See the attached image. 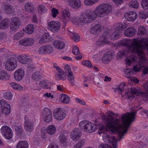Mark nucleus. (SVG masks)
<instances>
[{"instance_id": "8", "label": "nucleus", "mask_w": 148, "mask_h": 148, "mask_svg": "<svg viewBox=\"0 0 148 148\" xmlns=\"http://www.w3.org/2000/svg\"><path fill=\"white\" fill-rule=\"evenodd\" d=\"M115 32L110 36V38L111 40H116L120 37V32L127 27V24L125 23H117L115 24Z\"/></svg>"}, {"instance_id": "23", "label": "nucleus", "mask_w": 148, "mask_h": 148, "mask_svg": "<svg viewBox=\"0 0 148 148\" xmlns=\"http://www.w3.org/2000/svg\"><path fill=\"white\" fill-rule=\"evenodd\" d=\"M18 61L23 64H26L29 62L31 61V59L28 55H20L17 57Z\"/></svg>"}, {"instance_id": "59", "label": "nucleus", "mask_w": 148, "mask_h": 148, "mask_svg": "<svg viewBox=\"0 0 148 148\" xmlns=\"http://www.w3.org/2000/svg\"><path fill=\"white\" fill-rule=\"evenodd\" d=\"M7 129H10L11 128L6 126H2L1 129V131L2 134L3 135L5 134L6 133L8 132V130Z\"/></svg>"}, {"instance_id": "15", "label": "nucleus", "mask_w": 148, "mask_h": 148, "mask_svg": "<svg viewBox=\"0 0 148 148\" xmlns=\"http://www.w3.org/2000/svg\"><path fill=\"white\" fill-rule=\"evenodd\" d=\"M2 8L3 11L7 14L14 15L15 12L14 8L10 4L3 3L2 4Z\"/></svg>"}, {"instance_id": "41", "label": "nucleus", "mask_w": 148, "mask_h": 148, "mask_svg": "<svg viewBox=\"0 0 148 148\" xmlns=\"http://www.w3.org/2000/svg\"><path fill=\"white\" fill-rule=\"evenodd\" d=\"M25 9L27 12H31L34 10V7L32 3H28L25 5Z\"/></svg>"}, {"instance_id": "25", "label": "nucleus", "mask_w": 148, "mask_h": 148, "mask_svg": "<svg viewBox=\"0 0 148 148\" xmlns=\"http://www.w3.org/2000/svg\"><path fill=\"white\" fill-rule=\"evenodd\" d=\"M96 130V125L95 124L88 121L85 132L91 133L94 132Z\"/></svg>"}, {"instance_id": "48", "label": "nucleus", "mask_w": 148, "mask_h": 148, "mask_svg": "<svg viewBox=\"0 0 148 148\" xmlns=\"http://www.w3.org/2000/svg\"><path fill=\"white\" fill-rule=\"evenodd\" d=\"M8 132L6 133L5 134L3 135L4 136L6 139H10L12 138L13 136V132L11 129H7Z\"/></svg>"}, {"instance_id": "1", "label": "nucleus", "mask_w": 148, "mask_h": 148, "mask_svg": "<svg viewBox=\"0 0 148 148\" xmlns=\"http://www.w3.org/2000/svg\"><path fill=\"white\" fill-rule=\"evenodd\" d=\"M131 41V45L127 47L129 51L136 53L139 57V63L134 66L133 68L135 71L138 72L141 70L143 67V64L146 60L143 49H146L148 51V40L147 38H143L139 40L137 38H134Z\"/></svg>"}, {"instance_id": "29", "label": "nucleus", "mask_w": 148, "mask_h": 148, "mask_svg": "<svg viewBox=\"0 0 148 148\" xmlns=\"http://www.w3.org/2000/svg\"><path fill=\"white\" fill-rule=\"evenodd\" d=\"M53 45L55 48L58 49H63L65 46V44L64 42L58 40L53 41Z\"/></svg>"}, {"instance_id": "50", "label": "nucleus", "mask_w": 148, "mask_h": 148, "mask_svg": "<svg viewBox=\"0 0 148 148\" xmlns=\"http://www.w3.org/2000/svg\"><path fill=\"white\" fill-rule=\"evenodd\" d=\"M11 24L20 26V19L16 17L13 18L11 19Z\"/></svg>"}, {"instance_id": "36", "label": "nucleus", "mask_w": 148, "mask_h": 148, "mask_svg": "<svg viewBox=\"0 0 148 148\" xmlns=\"http://www.w3.org/2000/svg\"><path fill=\"white\" fill-rule=\"evenodd\" d=\"M37 10L38 13L41 14L46 13L47 12V9L44 5H40L38 6Z\"/></svg>"}, {"instance_id": "49", "label": "nucleus", "mask_w": 148, "mask_h": 148, "mask_svg": "<svg viewBox=\"0 0 148 148\" xmlns=\"http://www.w3.org/2000/svg\"><path fill=\"white\" fill-rule=\"evenodd\" d=\"M8 132L6 133L5 134L3 135L4 136L6 139H10L12 138L13 136V132L11 129H7Z\"/></svg>"}, {"instance_id": "31", "label": "nucleus", "mask_w": 148, "mask_h": 148, "mask_svg": "<svg viewBox=\"0 0 148 148\" xmlns=\"http://www.w3.org/2000/svg\"><path fill=\"white\" fill-rule=\"evenodd\" d=\"M10 24V20L8 18H6L3 20L0 23V28L5 29L9 26Z\"/></svg>"}, {"instance_id": "33", "label": "nucleus", "mask_w": 148, "mask_h": 148, "mask_svg": "<svg viewBox=\"0 0 148 148\" xmlns=\"http://www.w3.org/2000/svg\"><path fill=\"white\" fill-rule=\"evenodd\" d=\"M50 36L48 33L43 35L40 37L39 41L40 44H44L48 42L50 40Z\"/></svg>"}, {"instance_id": "61", "label": "nucleus", "mask_w": 148, "mask_h": 148, "mask_svg": "<svg viewBox=\"0 0 148 148\" xmlns=\"http://www.w3.org/2000/svg\"><path fill=\"white\" fill-rule=\"evenodd\" d=\"M72 52L74 55H78L79 53L78 47L77 46H74L73 47Z\"/></svg>"}, {"instance_id": "22", "label": "nucleus", "mask_w": 148, "mask_h": 148, "mask_svg": "<svg viewBox=\"0 0 148 148\" xmlns=\"http://www.w3.org/2000/svg\"><path fill=\"white\" fill-rule=\"evenodd\" d=\"M81 135V131L77 128H75L72 131L71 133V137L74 140L77 141Z\"/></svg>"}, {"instance_id": "40", "label": "nucleus", "mask_w": 148, "mask_h": 148, "mask_svg": "<svg viewBox=\"0 0 148 148\" xmlns=\"http://www.w3.org/2000/svg\"><path fill=\"white\" fill-rule=\"evenodd\" d=\"M60 100L62 102L67 104L69 102L70 97L66 95L61 94L60 95Z\"/></svg>"}, {"instance_id": "51", "label": "nucleus", "mask_w": 148, "mask_h": 148, "mask_svg": "<svg viewBox=\"0 0 148 148\" xmlns=\"http://www.w3.org/2000/svg\"><path fill=\"white\" fill-rule=\"evenodd\" d=\"M24 35L22 31H20L16 33L14 36V39L15 40H18L21 38Z\"/></svg>"}, {"instance_id": "13", "label": "nucleus", "mask_w": 148, "mask_h": 148, "mask_svg": "<svg viewBox=\"0 0 148 148\" xmlns=\"http://www.w3.org/2000/svg\"><path fill=\"white\" fill-rule=\"evenodd\" d=\"M56 127L53 125H49L46 128L45 130H42V138H45L47 136V134L52 135L56 132Z\"/></svg>"}, {"instance_id": "17", "label": "nucleus", "mask_w": 148, "mask_h": 148, "mask_svg": "<svg viewBox=\"0 0 148 148\" xmlns=\"http://www.w3.org/2000/svg\"><path fill=\"white\" fill-rule=\"evenodd\" d=\"M109 35L108 33H105L102 37H100L96 42V44L98 46H103L105 44H109L108 40Z\"/></svg>"}, {"instance_id": "16", "label": "nucleus", "mask_w": 148, "mask_h": 148, "mask_svg": "<svg viewBox=\"0 0 148 148\" xmlns=\"http://www.w3.org/2000/svg\"><path fill=\"white\" fill-rule=\"evenodd\" d=\"M25 75V71L23 69H17L14 73V78L16 81H20L23 78Z\"/></svg>"}, {"instance_id": "5", "label": "nucleus", "mask_w": 148, "mask_h": 148, "mask_svg": "<svg viewBox=\"0 0 148 148\" xmlns=\"http://www.w3.org/2000/svg\"><path fill=\"white\" fill-rule=\"evenodd\" d=\"M119 121L117 119L112 121L107 119L106 121L105 126L101 124L99 125L98 134L100 135L103 133L104 134V133H106V132L110 131L112 133H117L119 136L120 139H121L126 132V130L122 131L117 128Z\"/></svg>"}, {"instance_id": "46", "label": "nucleus", "mask_w": 148, "mask_h": 148, "mask_svg": "<svg viewBox=\"0 0 148 148\" xmlns=\"http://www.w3.org/2000/svg\"><path fill=\"white\" fill-rule=\"evenodd\" d=\"M41 74V73L40 72L36 71L33 74L32 78L36 82L39 80Z\"/></svg>"}, {"instance_id": "43", "label": "nucleus", "mask_w": 148, "mask_h": 148, "mask_svg": "<svg viewBox=\"0 0 148 148\" xmlns=\"http://www.w3.org/2000/svg\"><path fill=\"white\" fill-rule=\"evenodd\" d=\"M130 7L134 8H137L139 7V3L136 0H132L129 4Z\"/></svg>"}, {"instance_id": "4", "label": "nucleus", "mask_w": 148, "mask_h": 148, "mask_svg": "<svg viewBox=\"0 0 148 148\" xmlns=\"http://www.w3.org/2000/svg\"><path fill=\"white\" fill-rule=\"evenodd\" d=\"M116 89L119 93L120 94L121 97L125 98L132 99L135 96H145L146 97L148 94L141 92L140 90L135 88H132L130 89L128 86L125 82H122L120 84L116 86Z\"/></svg>"}, {"instance_id": "60", "label": "nucleus", "mask_w": 148, "mask_h": 148, "mask_svg": "<svg viewBox=\"0 0 148 148\" xmlns=\"http://www.w3.org/2000/svg\"><path fill=\"white\" fill-rule=\"evenodd\" d=\"M59 139L60 142L62 143L65 142L66 140V137L62 133H61L60 134L59 136Z\"/></svg>"}, {"instance_id": "56", "label": "nucleus", "mask_w": 148, "mask_h": 148, "mask_svg": "<svg viewBox=\"0 0 148 148\" xmlns=\"http://www.w3.org/2000/svg\"><path fill=\"white\" fill-rule=\"evenodd\" d=\"M130 40L127 39H124L120 40L118 42V44L119 46L127 45V43L130 42Z\"/></svg>"}, {"instance_id": "38", "label": "nucleus", "mask_w": 148, "mask_h": 148, "mask_svg": "<svg viewBox=\"0 0 148 148\" xmlns=\"http://www.w3.org/2000/svg\"><path fill=\"white\" fill-rule=\"evenodd\" d=\"M88 121L86 120H83L79 122V126L82 130L85 132L87 125Z\"/></svg>"}, {"instance_id": "63", "label": "nucleus", "mask_w": 148, "mask_h": 148, "mask_svg": "<svg viewBox=\"0 0 148 148\" xmlns=\"http://www.w3.org/2000/svg\"><path fill=\"white\" fill-rule=\"evenodd\" d=\"M139 16L142 19H146L148 17V14H147L146 12L141 11L139 14Z\"/></svg>"}, {"instance_id": "20", "label": "nucleus", "mask_w": 148, "mask_h": 148, "mask_svg": "<svg viewBox=\"0 0 148 148\" xmlns=\"http://www.w3.org/2000/svg\"><path fill=\"white\" fill-rule=\"evenodd\" d=\"M25 122L24 127L25 129L27 131L30 132L34 129L33 123L27 116L25 117Z\"/></svg>"}, {"instance_id": "21", "label": "nucleus", "mask_w": 148, "mask_h": 148, "mask_svg": "<svg viewBox=\"0 0 148 148\" xmlns=\"http://www.w3.org/2000/svg\"><path fill=\"white\" fill-rule=\"evenodd\" d=\"M101 31L100 25L98 24H92L90 27V33L95 35L99 33Z\"/></svg>"}, {"instance_id": "62", "label": "nucleus", "mask_w": 148, "mask_h": 148, "mask_svg": "<svg viewBox=\"0 0 148 148\" xmlns=\"http://www.w3.org/2000/svg\"><path fill=\"white\" fill-rule=\"evenodd\" d=\"M82 64L90 68H92V66L90 62L88 60H84L82 62Z\"/></svg>"}, {"instance_id": "26", "label": "nucleus", "mask_w": 148, "mask_h": 148, "mask_svg": "<svg viewBox=\"0 0 148 148\" xmlns=\"http://www.w3.org/2000/svg\"><path fill=\"white\" fill-rule=\"evenodd\" d=\"M136 32L135 29L132 27L128 28L126 29L124 32L125 36L131 37L134 36Z\"/></svg>"}, {"instance_id": "11", "label": "nucleus", "mask_w": 148, "mask_h": 148, "mask_svg": "<svg viewBox=\"0 0 148 148\" xmlns=\"http://www.w3.org/2000/svg\"><path fill=\"white\" fill-rule=\"evenodd\" d=\"M53 114L54 118L59 121L63 120L66 115L64 110L60 108L55 109L53 111Z\"/></svg>"}, {"instance_id": "57", "label": "nucleus", "mask_w": 148, "mask_h": 148, "mask_svg": "<svg viewBox=\"0 0 148 148\" xmlns=\"http://www.w3.org/2000/svg\"><path fill=\"white\" fill-rule=\"evenodd\" d=\"M13 97V95L10 92H7L4 93L3 94V97L5 99L8 100L12 99Z\"/></svg>"}, {"instance_id": "27", "label": "nucleus", "mask_w": 148, "mask_h": 148, "mask_svg": "<svg viewBox=\"0 0 148 148\" xmlns=\"http://www.w3.org/2000/svg\"><path fill=\"white\" fill-rule=\"evenodd\" d=\"M69 3L70 6L75 9L79 8L82 5L80 0H69Z\"/></svg>"}, {"instance_id": "45", "label": "nucleus", "mask_w": 148, "mask_h": 148, "mask_svg": "<svg viewBox=\"0 0 148 148\" xmlns=\"http://www.w3.org/2000/svg\"><path fill=\"white\" fill-rule=\"evenodd\" d=\"M99 1V0H84V3L85 5L90 6L96 3Z\"/></svg>"}, {"instance_id": "12", "label": "nucleus", "mask_w": 148, "mask_h": 148, "mask_svg": "<svg viewBox=\"0 0 148 148\" xmlns=\"http://www.w3.org/2000/svg\"><path fill=\"white\" fill-rule=\"evenodd\" d=\"M61 27L60 23L57 21H51L48 23L47 28L53 32H58Z\"/></svg>"}, {"instance_id": "24", "label": "nucleus", "mask_w": 148, "mask_h": 148, "mask_svg": "<svg viewBox=\"0 0 148 148\" xmlns=\"http://www.w3.org/2000/svg\"><path fill=\"white\" fill-rule=\"evenodd\" d=\"M34 42V40L32 38H25L21 40L19 43L21 45L25 46H29L32 45Z\"/></svg>"}, {"instance_id": "30", "label": "nucleus", "mask_w": 148, "mask_h": 148, "mask_svg": "<svg viewBox=\"0 0 148 148\" xmlns=\"http://www.w3.org/2000/svg\"><path fill=\"white\" fill-rule=\"evenodd\" d=\"M58 72L59 73V74H56L55 75L56 79L57 80H59L60 79H61L63 81L66 80V76L63 70L61 69L58 71Z\"/></svg>"}, {"instance_id": "7", "label": "nucleus", "mask_w": 148, "mask_h": 148, "mask_svg": "<svg viewBox=\"0 0 148 148\" xmlns=\"http://www.w3.org/2000/svg\"><path fill=\"white\" fill-rule=\"evenodd\" d=\"M8 57L5 59L3 63L5 68L8 71L14 70L17 67V61L10 55L8 56Z\"/></svg>"}, {"instance_id": "28", "label": "nucleus", "mask_w": 148, "mask_h": 148, "mask_svg": "<svg viewBox=\"0 0 148 148\" xmlns=\"http://www.w3.org/2000/svg\"><path fill=\"white\" fill-rule=\"evenodd\" d=\"M113 56L110 52H106L103 56L102 61L104 63H108L112 60Z\"/></svg>"}, {"instance_id": "53", "label": "nucleus", "mask_w": 148, "mask_h": 148, "mask_svg": "<svg viewBox=\"0 0 148 148\" xmlns=\"http://www.w3.org/2000/svg\"><path fill=\"white\" fill-rule=\"evenodd\" d=\"M45 54L50 53L53 51V48L50 45H45Z\"/></svg>"}, {"instance_id": "2", "label": "nucleus", "mask_w": 148, "mask_h": 148, "mask_svg": "<svg viewBox=\"0 0 148 148\" xmlns=\"http://www.w3.org/2000/svg\"><path fill=\"white\" fill-rule=\"evenodd\" d=\"M112 10V6L108 3H103L96 7L94 12L89 10L86 13L82 12L79 21L81 23L86 24L95 20L97 16L102 17L109 14Z\"/></svg>"}, {"instance_id": "52", "label": "nucleus", "mask_w": 148, "mask_h": 148, "mask_svg": "<svg viewBox=\"0 0 148 148\" xmlns=\"http://www.w3.org/2000/svg\"><path fill=\"white\" fill-rule=\"evenodd\" d=\"M141 4L144 10H147L148 9V0H142Z\"/></svg>"}, {"instance_id": "10", "label": "nucleus", "mask_w": 148, "mask_h": 148, "mask_svg": "<svg viewBox=\"0 0 148 148\" xmlns=\"http://www.w3.org/2000/svg\"><path fill=\"white\" fill-rule=\"evenodd\" d=\"M42 118L45 122L49 123L52 121V114L51 110L47 108H45L41 111Z\"/></svg>"}, {"instance_id": "54", "label": "nucleus", "mask_w": 148, "mask_h": 148, "mask_svg": "<svg viewBox=\"0 0 148 148\" xmlns=\"http://www.w3.org/2000/svg\"><path fill=\"white\" fill-rule=\"evenodd\" d=\"M127 53L125 51H121L118 52L117 54V57L118 59L121 58L123 56H127Z\"/></svg>"}, {"instance_id": "35", "label": "nucleus", "mask_w": 148, "mask_h": 148, "mask_svg": "<svg viewBox=\"0 0 148 148\" xmlns=\"http://www.w3.org/2000/svg\"><path fill=\"white\" fill-rule=\"evenodd\" d=\"M8 75L7 72L4 70L0 71V80L5 81L8 78Z\"/></svg>"}, {"instance_id": "14", "label": "nucleus", "mask_w": 148, "mask_h": 148, "mask_svg": "<svg viewBox=\"0 0 148 148\" xmlns=\"http://www.w3.org/2000/svg\"><path fill=\"white\" fill-rule=\"evenodd\" d=\"M102 137L103 140L104 142L111 143L112 146H116L117 140L114 136H110V134L106 133L103 134Z\"/></svg>"}, {"instance_id": "42", "label": "nucleus", "mask_w": 148, "mask_h": 148, "mask_svg": "<svg viewBox=\"0 0 148 148\" xmlns=\"http://www.w3.org/2000/svg\"><path fill=\"white\" fill-rule=\"evenodd\" d=\"M34 29V27L33 25L29 24L26 27L25 32L28 34H31L33 32Z\"/></svg>"}, {"instance_id": "55", "label": "nucleus", "mask_w": 148, "mask_h": 148, "mask_svg": "<svg viewBox=\"0 0 148 148\" xmlns=\"http://www.w3.org/2000/svg\"><path fill=\"white\" fill-rule=\"evenodd\" d=\"M51 12L52 16L53 18H55L59 13V10L55 8H52Z\"/></svg>"}, {"instance_id": "58", "label": "nucleus", "mask_w": 148, "mask_h": 148, "mask_svg": "<svg viewBox=\"0 0 148 148\" xmlns=\"http://www.w3.org/2000/svg\"><path fill=\"white\" fill-rule=\"evenodd\" d=\"M22 126L20 125H18L17 126H14L13 127V128L16 131V133L19 134L21 133L22 131Z\"/></svg>"}, {"instance_id": "37", "label": "nucleus", "mask_w": 148, "mask_h": 148, "mask_svg": "<svg viewBox=\"0 0 148 148\" xmlns=\"http://www.w3.org/2000/svg\"><path fill=\"white\" fill-rule=\"evenodd\" d=\"M147 33V30L145 27L143 26L139 27L138 30V36H143Z\"/></svg>"}, {"instance_id": "47", "label": "nucleus", "mask_w": 148, "mask_h": 148, "mask_svg": "<svg viewBox=\"0 0 148 148\" xmlns=\"http://www.w3.org/2000/svg\"><path fill=\"white\" fill-rule=\"evenodd\" d=\"M49 83V82L47 80H42L39 82V85L40 86L43 87L45 89H48L49 87L48 85Z\"/></svg>"}, {"instance_id": "18", "label": "nucleus", "mask_w": 148, "mask_h": 148, "mask_svg": "<svg viewBox=\"0 0 148 148\" xmlns=\"http://www.w3.org/2000/svg\"><path fill=\"white\" fill-rule=\"evenodd\" d=\"M124 17L126 20L129 21H134L137 18V13L133 11H129L125 13Z\"/></svg>"}, {"instance_id": "44", "label": "nucleus", "mask_w": 148, "mask_h": 148, "mask_svg": "<svg viewBox=\"0 0 148 148\" xmlns=\"http://www.w3.org/2000/svg\"><path fill=\"white\" fill-rule=\"evenodd\" d=\"M16 148H28V144L25 141H20L17 144Z\"/></svg>"}, {"instance_id": "6", "label": "nucleus", "mask_w": 148, "mask_h": 148, "mask_svg": "<svg viewBox=\"0 0 148 148\" xmlns=\"http://www.w3.org/2000/svg\"><path fill=\"white\" fill-rule=\"evenodd\" d=\"M61 20L64 23L63 28L66 25V24L69 21L73 23L77 22V19L75 16H72L69 10L67 9H64L61 12Z\"/></svg>"}, {"instance_id": "3", "label": "nucleus", "mask_w": 148, "mask_h": 148, "mask_svg": "<svg viewBox=\"0 0 148 148\" xmlns=\"http://www.w3.org/2000/svg\"><path fill=\"white\" fill-rule=\"evenodd\" d=\"M136 114V112H131L124 114L121 118L122 124H121V121L119 119L117 118L114 119V114L111 112H107L106 114H103L101 119L105 121L106 122L107 119L112 121L116 119L118 120L119 121L117 128L122 131L126 130L127 132L130 124L135 119Z\"/></svg>"}, {"instance_id": "64", "label": "nucleus", "mask_w": 148, "mask_h": 148, "mask_svg": "<svg viewBox=\"0 0 148 148\" xmlns=\"http://www.w3.org/2000/svg\"><path fill=\"white\" fill-rule=\"evenodd\" d=\"M20 26L17 25L13 24H11L10 25V29L12 31H16L19 27Z\"/></svg>"}, {"instance_id": "34", "label": "nucleus", "mask_w": 148, "mask_h": 148, "mask_svg": "<svg viewBox=\"0 0 148 148\" xmlns=\"http://www.w3.org/2000/svg\"><path fill=\"white\" fill-rule=\"evenodd\" d=\"M67 34L70 36L71 38L75 42L79 41L80 37L78 35L75 33H73L68 30Z\"/></svg>"}, {"instance_id": "39", "label": "nucleus", "mask_w": 148, "mask_h": 148, "mask_svg": "<svg viewBox=\"0 0 148 148\" xmlns=\"http://www.w3.org/2000/svg\"><path fill=\"white\" fill-rule=\"evenodd\" d=\"M10 85L14 90L21 91L23 90V87L21 86L15 82H12Z\"/></svg>"}, {"instance_id": "19", "label": "nucleus", "mask_w": 148, "mask_h": 148, "mask_svg": "<svg viewBox=\"0 0 148 148\" xmlns=\"http://www.w3.org/2000/svg\"><path fill=\"white\" fill-rule=\"evenodd\" d=\"M1 110L3 113L5 114L6 115L8 114L10 112V106L4 100H1L0 101Z\"/></svg>"}, {"instance_id": "32", "label": "nucleus", "mask_w": 148, "mask_h": 148, "mask_svg": "<svg viewBox=\"0 0 148 148\" xmlns=\"http://www.w3.org/2000/svg\"><path fill=\"white\" fill-rule=\"evenodd\" d=\"M137 60L136 56L134 55H132L127 57L125 60L126 64L128 65H130L135 62Z\"/></svg>"}, {"instance_id": "9", "label": "nucleus", "mask_w": 148, "mask_h": 148, "mask_svg": "<svg viewBox=\"0 0 148 148\" xmlns=\"http://www.w3.org/2000/svg\"><path fill=\"white\" fill-rule=\"evenodd\" d=\"M64 71L67 77V79L71 84V85L74 86L75 84V76L69 65L66 64L65 65Z\"/></svg>"}]
</instances>
